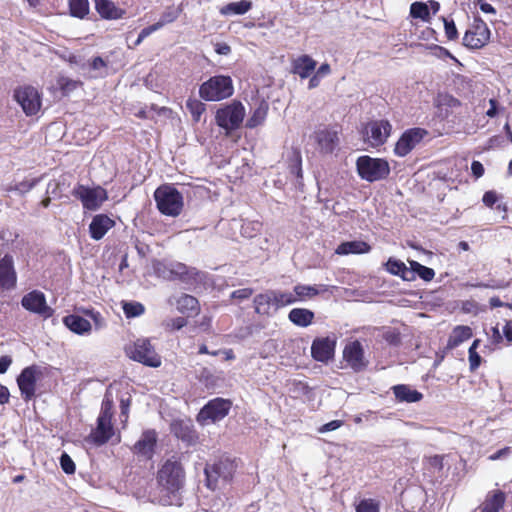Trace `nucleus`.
<instances>
[{"mask_svg": "<svg viewBox=\"0 0 512 512\" xmlns=\"http://www.w3.org/2000/svg\"><path fill=\"white\" fill-rule=\"evenodd\" d=\"M185 478V469L179 455L169 457L157 472L158 484L169 493H175L182 489Z\"/></svg>", "mask_w": 512, "mask_h": 512, "instance_id": "1", "label": "nucleus"}, {"mask_svg": "<svg viewBox=\"0 0 512 512\" xmlns=\"http://www.w3.org/2000/svg\"><path fill=\"white\" fill-rule=\"evenodd\" d=\"M237 463L235 459L221 456L213 463H207L204 468L205 482L208 489L215 491L220 484H229L236 473Z\"/></svg>", "mask_w": 512, "mask_h": 512, "instance_id": "2", "label": "nucleus"}, {"mask_svg": "<svg viewBox=\"0 0 512 512\" xmlns=\"http://www.w3.org/2000/svg\"><path fill=\"white\" fill-rule=\"evenodd\" d=\"M158 210L166 216L176 217L183 209L182 194L171 185H162L154 192Z\"/></svg>", "mask_w": 512, "mask_h": 512, "instance_id": "3", "label": "nucleus"}, {"mask_svg": "<svg viewBox=\"0 0 512 512\" xmlns=\"http://www.w3.org/2000/svg\"><path fill=\"white\" fill-rule=\"evenodd\" d=\"M234 87L229 76H213L200 85L199 96L205 101H221L233 95Z\"/></svg>", "mask_w": 512, "mask_h": 512, "instance_id": "4", "label": "nucleus"}, {"mask_svg": "<svg viewBox=\"0 0 512 512\" xmlns=\"http://www.w3.org/2000/svg\"><path fill=\"white\" fill-rule=\"evenodd\" d=\"M245 115L246 111L242 103L233 101L216 111L215 121L219 127L225 130L226 135H230L232 131L241 126Z\"/></svg>", "mask_w": 512, "mask_h": 512, "instance_id": "5", "label": "nucleus"}, {"mask_svg": "<svg viewBox=\"0 0 512 512\" xmlns=\"http://www.w3.org/2000/svg\"><path fill=\"white\" fill-rule=\"evenodd\" d=\"M359 176L368 182L383 180L390 174L389 163L381 158L361 156L356 161Z\"/></svg>", "mask_w": 512, "mask_h": 512, "instance_id": "6", "label": "nucleus"}, {"mask_svg": "<svg viewBox=\"0 0 512 512\" xmlns=\"http://www.w3.org/2000/svg\"><path fill=\"white\" fill-rule=\"evenodd\" d=\"M125 352L130 359L146 366L157 368L161 365V357L156 353L149 339H137L126 345Z\"/></svg>", "mask_w": 512, "mask_h": 512, "instance_id": "7", "label": "nucleus"}, {"mask_svg": "<svg viewBox=\"0 0 512 512\" xmlns=\"http://www.w3.org/2000/svg\"><path fill=\"white\" fill-rule=\"evenodd\" d=\"M13 98L28 117L37 115L41 110L42 94L34 86H18L14 89Z\"/></svg>", "mask_w": 512, "mask_h": 512, "instance_id": "8", "label": "nucleus"}, {"mask_svg": "<svg viewBox=\"0 0 512 512\" xmlns=\"http://www.w3.org/2000/svg\"><path fill=\"white\" fill-rule=\"evenodd\" d=\"M72 195L79 199L86 210L95 211L107 200V191L101 186L88 187L78 184L74 187Z\"/></svg>", "mask_w": 512, "mask_h": 512, "instance_id": "9", "label": "nucleus"}, {"mask_svg": "<svg viewBox=\"0 0 512 512\" xmlns=\"http://www.w3.org/2000/svg\"><path fill=\"white\" fill-rule=\"evenodd\" d=\"M119 403L120 414L125 416L129 412L130 396L128 393L120 394L116 385H110L105 393L102 403L101 416H113L116 413L115 403Z\"/></svg>", "mask_w": 512, "mask_h": 512, "instance_id": "10", "label": "nucleus"}, {"mask_svg": "<svg viewBox=\"0 0 512 512\" xmlns=\"http://www.w3.org/2000/svg\"><path fill=\"white\" fill-rule=\"evenodd\" d=\"M112 418H98V424L93 429L88 437V441L96 446H102L109 441L119 443L121 440L120 434L116 433Z\"/></svg>", "mask_w": 512, "mask_h": 512, "instance_id": "11", "label": "nucleus"}, {"mask_svg": "<svg viewBox=\"0 0 512 512\" xmlns=\"http://www.w3.org/2000/svg\"><path fill=\"white\" fill-rule=\"evenodd\" d=\"M427 135L428 131L419 127L406 130L395 144V154L399 157L408 155Z\"/></svg>", "mask_w": 512, "mask_h": 512, "instance_id": "12", "label": "nucleus"}, {"mask_svg": "<svg viewBox=\"0 0 512 512\" xmlns=\"http://www.w3.org/2000/svg\"><path fill=\"white\" fill-rule=\"evenodd\" d=\"M489 38L487 24L481 19H475L463 37V44L471 49H479L489 41Z\"/></svg>", "mask_w": 512, "mask_h": 512, "instance_id": "13", "label": "nucleus"}, {"mask_svg": "<svg viewBox=\"0 0 512 512\" xmlns=\"http://www.w3.org/2000/svg\"><path fill=\"white\" fill-rule=\"evenodd\" d=\"M21 305L27 311L44 318L51 317L53 314L52 308L47 305L44 293L38 290H33L24 295L21 299Z\"/></svg>", "mask_w": 512, "mask_h": 512, "instance_id": "14", "label": "nucleus"}, {"mask_svg": "<svg viewBox=\"0 0 512 512\" xmlns=\"http://www.w3.org/2000/svg\"><path fill=\"white\" fill-rule=\"evenodd\" d=\"M392 126L386 120L369 122L364 130L365 140L373 147L384 144L391 133Z\"/></svg>", "mask_w": 512, "mask_h": 512, "instance_id": "15", "label": "nucleus"}, {"mask_svg": "<svg viewBox=\"0 0 512 512\" xmlns=\"http://www.w3.org/2000/svg\"><path fill=\"white\" fill-rule=\"evenodd\" d=\"M343 358L348 366L356 372L364 370L369 363L365 357L362 344L357 340L346 344L343 350Z\"/></svg>", "mask_w": 512, "mask_h": 512, "instance_id": "16", "label": "nucleus"}, {"mask_svg": "<svg viewBox=\"0 0 512 512\" xmlns=\"http://www.w3.org/2000/svg\"><path fill=\"white\" fill-rule=\"evenodd\" d=\"M17 273L14 267V259L10 254L0 258V290L9 291L16 288Z\"/></svg>", "mask_w": 512, "mask_h": 512, "instance_id": "17", "label": "nucleus"}, {"mask_svg": "<svg viewBox=\"0 0 512 512\" xmlns=\"http://www.w3.org/2000/svg\"><path fill=\"white\" fill-rule=\"evenodd\" d=\"M157 434L154 430H146L140 439L133 445L132 452L139 458L151 460L155 454Z\"/></svg>", "mask_w": 512, "mask_h": 512, "instance_id": "18", "label": "nucleus"}, {"mask_svg": "<svg viewBox=\"0 0 512 512\" xmlns=\"http://www.w3.org/2000/svg\"><path fill=\"white\" fill-rule=\"evenodd\" d=\"M159 276L167 280H187L191 276V272L188 267L180 262H171L168 264L159 263L156 268Z\"/></svg>", "mask_w": 512, "mask_h": 512, "instance_id": "19", "label": "nucleus"}, {"mask_svg": "<svg viewBox=\"0 0 512 512\" xmlns=\"http://www.w3.org/2000/svg\"><path fill=\"white\" fill-rule=\"evenodd\" d=\"M506 494L500 489L489 491L482 503L472 512H500L505 505Z\"/></svg>", "mask_w": 512, "mask_h": 512, "instance_id": "20", "label": "nucleus"}, {"mask_svg": "<svg viewBox=\"0 0 512 512\" xmlns=\"http://www.w3.org/2000/svg\"><path fill=\"white\" fill-rule=\"evenodd\" d=\"M172 433L183 442L189 445L195 444L198 440V434L194 430L191 419H176L171 424Z\"/></svg>", "mask_w": 512, "mask_h": 512, "instance_id": "21", "label": "nucleus"}, {"mask_svg": "<svg viewBox=\"0 0 512 512\" xmlns=\"http://www.w3.org/2000/svg\"><path fill=\"white\" fill-rule=\"evenodd\" d=\"M335 341L330 338H317L311 346L312 357L316 361L327 362L334 355Z\"/></svg>", "mask_w": 512, "mask_h": 512, "instance_id": "22", "label": "nucleus"}, {"mask_svg": "<svg viewBox=\"0 0 512 512\" xmlns=\"http://www.w3.org/2000/svg\"><path fill=\"white\" fill-rule=\"evenodd\" d=\"M115 221L105 214H98L92 218L89 233L92 239L98 241L114 227Z\"/></svg>", "mask_w": 512, "mask_h": 512, "instance_id": "23", "label": "nucleus"}, {"mask_svg": "<svg viewBox=\"0 0 512 512\" xmlns=\"http://www.w3.org/2000/svg\"><path fill=\"white\" fill-rule=\"evenodd\" d=\"M22 396L29 400L35 395L36 370L34 367L25 368L17 379Z\"/></svg>", "mask_w": 512, "mask_h": 512, "instance_id": "24", "label": "nucleus"}, {"mask_svg": "<svg viewBox=\"0 0 512 512\" xmlns=\"http://www.w3.org/2000/svg\"><path fill=\"white\" fill-rule=\"evenodd\" d=\"M315 140L322 153H332L338 145V133L332 129H321L315 132Z\"/></svg>", "mask_w": 512, "mask_h": 512, "instance_id": "25", "label": "nucleus"}, {"mask_svg": "<svg viewBox=\"0 0 512 512\" xmlns=\"http://www.w3.org/2000/svg\"><path fill=\"white\" fill-rule=\"evenodd\" d=\"M95 9L101 18L107 20H118L126 14V10L118 7L112 0H95Z\"/></svg>", "mask_w": 512, "mask_h": 512, "instance_id": "26", "label": "nucleus"}, {"mask_svg": "<svg viewBox=\"0 0 512 512\" xmlns=\"http://www.w3.org/2000/svg\"><path fill=\"white\" fill-rule=\"evenodd\" d=\"M232 406L229 399L215 398L210 400L197 416H226Z\"/></svg>", "mask_w": 512, "mask_h": 512, "instance_id": "27", "label": "nucleus"}, {"mask_svg": "<svg viewBox=\"0 0 512 512\" xmlns=\"http://www.w3.org/2000/svg\"><path fill=\"white\" fill-rule=\"evenodd\" d=\"M316 61L308 55H302L293 61V72L304 79L311 75L316 68Z\"/></svg>", "mask_w": 512, "mask_h": 512, "instance_id": "28", "label": "nucleus"}, {"mask_svg": "<svg viewBox=\"0 0 512 512\" xmlns=\"http://www.w3.org/2000/svg\"><path fill=\"white\" fill-rule=\"evenodd\" d=\"M371 247L368 243L360 240L347 241L341 243L335 250L338 255L349 254H365L370 251Z\"/></svg>", "mask_w": 512, "mask_h": 512, "instance_id": "29", "label": "nucleus"}, {"mask_svg": "<svg viewBox=\"0 0 512 512\" xmlns=\"http://www.w3.org/2000/svg\"><path fill=\"white\" fill-rule=\"evenodd\" d=\"M392 390L395 398L400 402L413 403L422 399V394L408 385H395Z\"/></svg>", "mask_w": 512, "mask_h": 512, "instance_id": "30", "label": "nucleus"}, {"mask_svg": "<svg viewBox=\"0 0 512 512\" xmlns=\"http://www.w3.org/2000/svg\"><path fill=\"white\" fill-rule=\"evenodd\" d=\"M63 322L67 328L79 335L89 333L91 330L90 322L79 315H68L64 317Z\"/></svg>", "mask_w": 512, "mask_h": 512, "instance_id": "31", "label": "nucleus"}, {"mask_svg": "<svg viewBox=\"0 0 512 512\" xmlns=\"http://www.w3.org/2000/svg\"><path fill=\"white\" fill-rule=\"evenodd\" d=\"M472 335V329L469 326H456L449 336L446 348L452 350L470 339Z\"/></svg>", "mask_w": 512, "mask_h": 512, "instance_id": "32", "label": "nucleus"}, {"mask_svg": "<svg viewBox=\"0 0 512 512\" xmlns=\"http://www.w3.org/2000/svg\"><path fill=\"white\" fill-rule=\"evenodd\" d=\"M288 319L296 326L307 327L314 320V312L306 308H294L289 312Z\"/></svg>", "mask_w": 512, "mask_h": 512, "instance_id": "33", "label": "nucleus"}, {"mask_svg": "<svg viewBox=\"0 0 512 512\" xmlns=\"http://www.w3.org/2000/svg\"><path fill=\"white\" fill-rule=\"evenodd\" d=\"M269 110V105L266 101L262 100L258 106L253 110L251 116L246 122V127L253 129L264 123Z\"/></svg>", "mask_w": 512, "mask_h": 512, "instance_id": "34", "label": "nucleus"}, {"mask_svg": "<svg viewBox=\"0 0 512 512\" xmlns=\"http://www.w3.org/2000/svg\"><path fill=\"white\" fill-rule=\"evenodd\" d=\"M255 312L259 315L269 316L270 308L274 306V301L272 295H270V290L265 293L258 294L254 297L253 300Z\"/></svg>", "mask_w": 512, "mask_h": 512, "instance_id": "35", "label": "nucleus"}, {"mask_svg": "<svg viewBox=\"0 0 512 512\" xmlns=\"http://www.w3.org/2000/svg\"><path fill=\"white\" fill-rule=\"evenodd\" d=\"M252 8V2L249 0H241L239 2H231L220 8L221 15H243Z\"/></svg>", "mask_w": 512, "mask_h": 512, "instance_id": "36", "label": "nucleus"}, {"mask_svg": "<svg viewBox=\"0 0 512 512\" xmlns=\"http://www.w3.org/2000/svg\"><path fill=\"white\" fill-rule=\"evenodd\" d=\"M386 268L391 274L400 276L405 281H413V275L409 271V267L400 260L390 258L386 263Z\"/></svg>", "mask_w": 512, "mask_h": 512, "instance_id": "37", "label": "nucleus"}, {"mask_svg": "<svg viewBox=\"0 0 512 512\" xmlns=\"http://www.w3.org/2000/svg\"><path fill=\"white\" fill-rule=\"evenodd\" d=\"M328 290V286L326 285H302L298 284L294 287V293L297 297V301L304 300L305 298H312L318 295L320 292H325Z\"/></svg>", "mask_w": 512, "mask_h": 512, "instance_id": "38", "label": "nucleus"}, {"mask_svg": "<svg viewBox=\"0 0 512 512\" xmlns=\"http://www.w3.org/2000/svg\"><path fill=\"white\" fill-rule=\"evenodd\" d=\"M177 310L180 313H198L199 311V302L198 300L188 294H183L176 301Z\"/></svg>", "mask_w": 512, "mask_h": 512, "instance_id": "39", "label": "nucleus"}, {"mask_svg": "<svg viewBox=\"0 0 512 512\" xmlns=\"http://www.w3.org/2000/svg\"><path fill=\"white\" fill-rule=\"evenodd\" d=\"M409 271L412 272L413 281L418 276L421 279H423L424 281L429 282L435 276V272L432 268L421 265L420 263H418L417 261H414V260L409 261Z\"/></svg>", "mask_w": 512, "mask_h": 512, "instance_id": "40", "label": "nucleus"}, {"mask_svg": "<svg viewBox=\"0 0 512 512\" xmlns=\"http://www.w3.org/2000/svg\"><path fill=\"white\" fill-rule=\"evenodd\" d=\"M270 295H272L274 306L276 308H281L297 302V297L294 292L270 290Z\"/></svg>", "mask_w": 512, "mask_h": 512, "instance_id": "41", "label": "nucleus"}, {"mask_svg": "<svg viewBox=\"0 0 512 512\" xmlns=\"http://www.w3.org/2000/svg\"><path fill=\"white\" fill-rule=\"evenodd\" d=\"M70 14L73 17L83 19L89 13L88 0H68Z\"/></svg>", "mask_w": 512, "mask_h": 512, "instance_id": "42", "label": "nucleus"}, {"mask_svg": "<svg viewBox=\"0 0 512 512\" xmlns=\"http://www.w3.org/2000/svg\"><path fill=\"white\" fill-rule=\"evenodd\" d=\"M186 108L190 112L193 120L199 122L202 114L205 112V104L195 98H189L186 102Z\"/></svg>", "mask_w": 512, "mask_h": 512, "instance_id": "43", "label": "nucleus"}, {"mask_svg": "<svg viewBox=\"0 0 512 512\" xmlns=\"http://www.w3.org/2000/svg\"><path fill=\"white\" fill-rule=\"evenodd\" d=\"M180 15V9L175 7H168L160 16V19L154 23L159 30L163 26L174 22Z\"/></svg>", "mask_w": 512, "mask_h": 512, "instance_id": "44", "label": "nucleus"}, {"mask_svg": "<svg viewBox=\"0 0 512 512\" xmlns=\"http://www.w3.org/2000/svg\"><path fill=\"white\" fill-rule=\"evenodd\" d=\"M410 15L413 18H419L428 21L430 18L429 6L424 2H414L410 6Z\"/></svg>", "mask_w": 512, "mask_h": 512, "instance_id": "45", "label": "nucleus"}, {"mask_svg": "<svg viewBox=\"0 0 512 512\" xmlns=\"http://www.w3.org/2000/svg\"><path fill=\"white\" fill-rule=\"evenodd\" d=\"M123 311L127 318H131L142 315L145 311V308L139 302H124Z\"/></svg>", "mask_w": 512, "mask_h": 512, "instance_id": "46", "label": "nucleus"}, {"mask_svg": "<svg viewBox=\"0 0 512 512\" xmlns=\"http://www.w3.org/2000/svg\"><path fill=\"white\" fill-rule=\"evenodd\" d=\"M356 512H380V503L375 499H363L356 506Z\"/></svg>", "mask_w": 512, "mask_h": 512, "instance_id": "47", "label": "nucleus"}, {"mask_svg": "<svg viewBox=\"0 0 512 512\" xmlns=\"http://www.w3.org/2000/svg\"><path fill=\"white\" fill-rule=\"evenodd\" d=\"M60 465H61L62 470L66 474H73L75 472V470H76L75 463L73 462L71 457L68 454H66V453H63L61 455V457H60Z\"/></svg>", "mask_w": 512, "mask_h": 512, "instance_id": "48", "label": "nucleus"}, {"mask_svg": "<svg viewBox=\"0 0 512 512\" xmlns=\"http://www.w3.org/2000/svg\"><path fill=\"white\" fill-rule=\"evenodd\" d=\"M60 89L64 92V93H69L73 90L76 89V87L78 86L79 82L75 81V80H72V79H69L67 77H60L57 81Z\"/></svg>", "mask_w": 512, "mask_h": 512, "instance_id": "49", "label": "nucleus"}, {"mask_svg": "<svg viewBox=\"0 0 512 512\" xmlns=\"http://www.w3.org/2000/svg\"><path fill=\"white\" fill-rule=\"evenodd\" d=\"M39 179H25L15 185V190L21 194L29 192L38 183Z\"/></svg>", "mask_w": 512, "mask_h": 512, "instance_id": "50", "label": "nucleus"}, {"mask_svg": "<svg viewBox=\"0 0 512 512\" xmlns=\"http://www.w3.org/2000/svg\"><path fill=\"white\" fill-rule=\"evenodd\" d=\"M469 353V368L471 371H475L481 364L482 358L474 350H468Z\"/></svg>", "mask_w": 512, "mask_h": 512, "instance_id": "51", "label": "nucleus"}, {"mask_svg": "<svg viewBox=\"0 0 512 512\" xmlns=\"http://www.w3.org/2000/svg\"><path fill=\"white\" fill-rule=\"evenodd\" d=\"M187 325V321L185 318L183 317H176V318H173V319H170L168 320L166 323H165V326L169 329H175V330H180L181 328H183L184 326Z\"/></svg>", "mask_w": 512, "mask_h": 512, "instance_id": "52", "label": "nucleus"}, {"mask_svg": "<svg viewBox=\"0 0 512 512\" xmlns=\"http://www.w3.org/2000/svg\"><path fill=\"white\" fill-rule=\"evenodd\" d=\"M445 33L449 40L457 38V29L453 21L444 20Z\"/></svg>", "mask_w": 512, "mask_h": 512, "instance_id": "53", "label": "nucleus"}, {"mask_svg": "<svg viewBox=\"0 0 512 512\" xmlns=\"http://www.w3.org/2000/svg\"><path fill=\"white\" fill-rule=\"evenodd\" d=\"M87 315H89L90 318L94 321L96 329H102L103 327H105V320L99 312L88 311Z\"/></svg>", "mask_w": 512, "mask_h": 512, "instance_id": "54", "label": "nucleus"}, {"mask_svg": "<svg viewBox=\"0 0 512 512\" xmlns=\"http://www.w3.org/2000/svg\"><path fill=\"white\" fill-rule=\"evenodd\" d=\"M511 453H512L511 447L506 446V447L496 451L495 453L491 454L488 457V459L491 460V461H496V460H499L501 458L508 457Z\"/></svg>", "mask_w": 512, "mask_h": 512, "instance_id": "55", "label": "nucleus"}, {"mask_svg": "<svg viewBox=\"0 0 512 512\" xmlns=\"http://www.w3.org/2000/svg\"><path fill=\"white\" fill-rule=\"evenodd\" d=\"M253 294L251 288H242L232 292L231 297L239 300L247 299Z\"/></svg>", "mask_w": 512, "mask_h": 512, "instance_id": "56", "label": "nucleus"}, {"mask_svg": "<svg viewBox=\"0 0 512 512\" xmlns=\"http://www.w3.org/2000/svg\"><path fill=\"white\" fill-rule=\"evenodd\" d=\"M157 30L158 29L154 24L142 29L138 35L137 40L135 41V46L139 45L146 37H148L150 34Z\"/></svg>", "mask_w": 512, "mask_h": 512, "instance_id": "57", "label": "nucleus"}, {"mask_svg": "<svg viewBox=\"0 0 512 512\" xmlns=\"http://www.w3.org/2000/svg\"><path fill=\"white\" fill-rule=\"evenodd\" d=\"M343 425V421L342 420H333L329 423H326L324 425H322L318 431L320 433H325V432H328V431H332V430H335L339 427H341Z\"/></svg>", "mask_w": 512, "mask_h": 512, "instance_id": "58", "label": "nucleus"}, {"mask_svg": "<svg viewBox=\"0 0 512 512\" xmlns=\"http://www.w3.org/2000/svg\"><path fill=\"white\" fill-rule=\"evenodd\" d=\"M497 200L498 196L494 191H488L483 196V203L488 207H492Z\"/></svg>", "mask_w": 512, "mask_h": 512, "instance_id": "59", "label": "nucleus"}, {"mask_svg": "<svg viewBox=\"0 0 512 512\" xmlns=\"http://www.w3.org/2000/svg\"><path fill=\"white\" fill-rule=\"evenodd\" d=\"M385 340L391 344V345H398L400 344L401 342V339H400V334L395 332V331H391V332H387L384 336Z\"/></svg>", "mask_w": 512, "mask_h": 512, "instance_id": "60", "label": "nucleus"}, {"mask_svg": "<svg viewBox=\"0 0 512 512\" xmlns=\"http://www.w3.org/2000/svg\"><path fill=\"white\" fill-rule=\"evenodd\" d=\"M441 104L442 105H446L450 108H457L459 107L461 104H460V101L456 98H454L453 96H450V95H446L442 98L441 100Z\"/></svg>", "mask_w": 512, "mask_h": 512, "instance_id": "61", "label": "nucleus"}, {"mask_svg": "<svg viewBox=\"0 0 512 512\" xmlns=\"http://www.w3.org/2000/svg\"><path fill=\"white\" fill-rule=\"evenodd\" d=\"M471 171L475 178H480L484 174V166L479 161H473L471 164Z\"/></svg>", "mask_w": 512, "mask_h": 512, "instance_id": "62", "label": "nucleus"}, {"mask_svg": "<svg viewBox=\"0 0 512 512\" xmlns=\"http://www.w3.org/2000/svg\"><path fill=\"white\" fill-rule=\"evenodd\" d=\"M215 52L219 55H228L231 52V47L226 43H217Z\"/></svg>", "mask_w": 512, "mask_h": 512, "instance_id": "63", "label": "nucleus"}, {"mask_svg": "<svg viewBox=\"0 0 512 512\" xmlns=\"http://www.w3.org/2000/svg\"><path fill=\"white\" fill-rule=\"evenodd\" d=\"M503 333L509 342H512V321H507L503 327Z\"/></svg>", "mask_w": 512, "mask_h": 512, "instance_id": "64", "label": "nucleus"}]
</instances>
